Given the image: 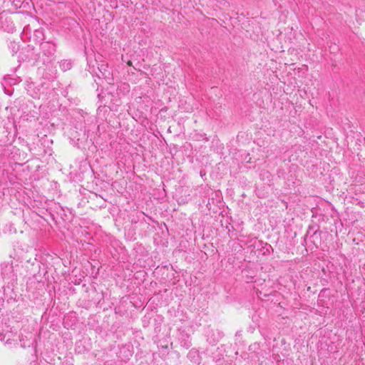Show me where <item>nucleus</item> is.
<instances>
[{
	"instance_id": "obj_1",
	"label": "nucleus",
	"mask_w": 365,
	"mask_h": 365,
	"mask_svg": "<svg viewBox=\"0 0 365 365\" xmlns=\"http://www.w3.org/2000/svg\"><path fill=\"white\" fill-rule=\"evenodd\" d=\"M127 64L129 66H131L133 65L132 62L130 61H128Z\"/></svg>"
}]
</instances>
